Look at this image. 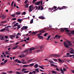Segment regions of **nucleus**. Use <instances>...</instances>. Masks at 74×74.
<instances>
[{
	"instance_id": "1",
	"label": "nucleus",
	"mask_w": 74,
	"mask_h": 74,
	"mask_svg": "<svg viewBox=\"0 0 74 74\" xmlns=\"http://www.w3.org/2000/svg\"><path fill=\"white\" fill-rule=\"evenodd\" d=\"M66 8H68V7L65 6H63L61 7V8H60V7H58V8L57 9H56L55 10H53L54 11H56V10H63V9H66Z\"/></svg>"
},
{
	"instance_id": "2",
	"label": "nucleus",
	"mask_w": 74,
	"mask_h": 74,
	"mask_svg": "<svg viewBox=\"0 0 74 74\" xmlns=\"http://www.w3.org/2000/svg\"><path fill=\"white\" fill-rule=\"evenodd\" d=\"M64 45L66 48H69V45H68V44L66 42H64Z\"/></svg>"
},
{
	"instance_id": "3",
	"label": "nucleus",
	"mask_w": 74,
	"mask_h": 74,
	"mask_svg": "<svg viewBox=\"0 0 74 74\" xmlns=\"http://www.w3.org/2000/svg\"><path fill=\"white\" fill-rule=\"evenodd\" d=\"M71 50L70 51L69 53H71V54H74V49H73L72 48H71Z\"/></svg>"
},
{
	"instance_id": "4",
	"label": "nucleus",
	"mask_w": 74,
	"mask_h": 74,
	"mask_svg": "<svg viewBox=\"0 0 74 74\" xmlns=\"http://www.w3.org/2000/svg\"><path fill=\"white\" fill-rule=\"evenodd\" d=\"M35 49V48L34 47H31L29 49V53H32V51H33V50H34Z\"/></svg>"
},
{
	"instance_id": "5",
	"label": "nucleus",
	"mask_w": 74,
	"mask_h": 74,
	"mask_svg": "<svg viewBox=\"0 0 74 74\" xmlns=\"http://www.w3.org/2000/svg\"><path fill=\"white\" fill-rule=\"evenodd\" d=\"M28 28L26 26H23L21 29V30H25V29H27Z\"/></svg>"
},
{
	"instance_id": "6",
	"label": "nucleus",
	"mask_w": 74,
	"mask_h": 74,
	"mask_svg": "<svg viewBox=\"0 0 74 74\" xmlns=\"http://www.w3.org/2000/svg\"><path fill=\"white\" fill-rule=\"evenodd\" d=\"M67 29H68V28H61L60 29L61 32H64V30H67Z\"/></svg>"
},
{
	"instance_id": "7",
	"label": "nucleus",
	"mask_w": 74,
	"mask_h": 74,
	"mask_svg": "<svg viewBox=\"0 0 74 74\" xmlns=\"http://www.w3.org/2000/svg\"><path fill=\"white\" fill-rule=\"evenodd\" d=\"M61 36H58V35L57 34L56 35V36H55L54 38V39H55L56 38H57V37H58V39H59V38H60Z\"/></svg>"
},
{
	"instance_id": "8",
	"label": "nucleus",
	"mask_w": 74,
	"mask_h": 74,
	"mask_svg": "<svg viewBox=\"0 0 74 74\" xmlns=\"http://www.w3.org/2000/svg\"><path fill=\"white\" fill-rule=\"evenodd\" d=\"M51 66H52L53 67H58V66L56 65H55L52 64H50Z\"/></svg>"
},
{
	"instance_id": "9",
	"label": "nucleus",
	"mask_w": 74,
	"mask_h": 74,
	"mask_svg": "<svg viewBox=\"0 0 74 74\" xmlns=\"http://www.w3.org/2000/svg\"><path fill=\"white\" fill-rule=\"evenodd\" d=\"M67 42H68V43L69 44V46H71V45H72V43H71V42L69 40H68L67 41Z\"/></svg>"
},
{
	"instance_id": "10",
	"label": "nucleus",
	"mask_w": 74,
	"mask_h": 74,
	"mask_svg": "<svg viewBox=\"0 0 74 74\" xmlns=\"http://www.w3.org/2000/svg\"><path fill=\"white\" fill-rule=\"evenodd\" d=\"M2 17V18L3 19H4L5 18V17H6L4 15H1V16H0V18H1Z\"/></svg>"
},
{
	"instance_id": "11",
	"label": "nucleus",
	"mask_w": 74,
	"mask_h": 74,
	"mask_svg": "<svg viewBox=\"0 0 74 74\" xmlns=\"http://www.w3.org/2000/svg\"><path fill=\"white\" fill-rule=\"evenodd\" d=\"M15 37V35H12L10 36V38L11 39H12V40L14 39V38Z\"/></svg>"
},
{
	"instance_id": "12",
	"label": "nucleus",
	"mask_w": 74,
	"mask_h": 74,
	"mask_svg": "<svg viewBox=\"0 0 74 74\" xmlns=\"http://www.w3.org/2000/svg\"><path fill=\"white\" fill-rule=\"evenodd\" d=\"M40 1H39L38 2H36L35 3V5H40Z\"/></svg>"
},
{
	"instance_id": "13",
	"label": "nucleus",
	"mask_w": 74,
	"mask_h": 74,
	"mask_svg": "<svg viewBox=\"0 0 74 74\" xmlns=\"http://www.w3.org/2000/svg\"><path fill=\"white\" fill-rule=\"evenodd\" d=\"M39 33H45V31L43 30H40L39 31Z\"/></svg>"
},
{
	"instance_id": "14",
	"label": "nucleus",
	"mask_w": 74,
	"mask_h": 74,
	"mask_svg": "<svg viewBox=\"0 0 74 74\" xmlns=\"http://www.w3.org/2000/svg\"><path fill=\"white\" fill-rule=\"evenodd\" d=\"M51 56H54V57H59V55H58V54H55V55H53V54H51Z\"/></svg>"
},
{
	"instance_id": "15",
	"label": "nucleus",
	"mask_w": 74,
	"mask_h": 74,
	"mask_svg": "<svg viewBox=\"0 0 74 74\" xmlns=\"http://www.w3.org/2000/svg\"><path fill=\"white\" fill-rule=\"evenodd\" d=\"M42 47L41 46L40 47V50L37 51V52H40V51H42Z\"/></svg>"
},
{
	"instance_id": "16",
	"label": "nucleus",
	"mask_w": 74,
	"mask_h": 74,
	"mask_svg": "<svg viewBox=\"0 0 74 74\" xmlns=\"http://www.w3.org/2000/svg\"><path fill=\"white\" fill-rule=\"evenodd\" d=\"M17 21L21 23L22 22V19L18 18L17 20Z\"/></svg>"
},
{
	"instance_id": "17",
	"label": "nucleus",
	"mask_w": 74,
	"mask_h": 74,
	"mask_svg": "<svg viewBox=\"0 0 74 74\" xmlns=\"http://www.w3.org/2000/svg\"><path fill=\"white\" fill-rule=\"evenodd\" d=\"M18 23H16L13 26H12L13 27H16V26H18Z\"/></svg>"
},
{
	"instance_id": "18",
	"label": "nucleus",
	"mask_w": 74,
	"mask_h": 74,
	"mask_svg": "<svg viewBox=\"0 0 74 74\" xmlns=\"http://www.w3.org/2000/svg\"><path fill=\"white\" fill-rule=\"evenodd\" d=\"M21 12H16V14L17 15H21Z\"/></svg>"
},
{
	"instance_id": "19",
	"label": "nucleus",
	"mask_w": 74,
	"mask_h": 74,
	"mask_svg": "<svg viewBox=\"0 0 74 74\" xmlns=\"http://www.w3.org/2000/svg\"><path fill=\"white\" fill-rule=\"evenodd\" d=\"M25 56L24 54H21L19 56V57H20V58H23L25 57Z\"/></svg>"
},
{
	"instance_id": "20",
	"label": "nucleus",
	"mask_w": 74,
	"mask_h": 74,
	"mask_svg": "<svg viewBox=\"0 0 74 74\" xmlns=\"http://www.w3.org/2000/svg\"><path fill=\"white\" fill-rule=\"evenodd\" d=\"M19 47L18 45H17L15 47H13L12 48V49H17V47Z\"/></svg>"
},
{
	"instance_id": "21",
	"label": "nucleus",
	"mask_w": 74,
	"mask_h": 74,
	"mask_svg": "<svg viewBox=\"0 0 74 74\" xmlns=\"http://www.w3.org/2000/svg\"><path fill=\"white\" fill-rule=\"evenodd\" d=\"M44 66H41L40 65H39V67L42 69H43V70H44Z\"/></svg>"
},
{
	"instance_id": "22",
	"label": "nucleus",
	"mask_w": 74,
	"mask_h": 74,
	"mask_svg": "<svg viewBox=\"0 0 74 74\" xmlns=\"http://www.w3.org/2000/svg\"><path fill=\"white\" fill-rule=\"evenodd\" d=\"M39 19H45L44 17H43V16L39 17Z\"/></svg>"
},
{
	"instance_id": "23",
	"label": "nucleus",
	"mask_w": 74,
	"mask_h": 74,
	"mask_svg": "<svg viewBox=\"0 0 74 74\" xmlns=\"http://www.w3.org/2000/svg\"><path fill=\"white\" fill-rule=\"evenodd\" d=\"M60 71H61L60 72L61 73H64V71H63V69H60Z\"/></svg>"
},
{
	"instance_id": "24",
	"label": "nucleus",
	"mask_w": 74,
	"mask_h": 74,
	"mask_svg": "<svg viewBox=\"0 0 74 74\" xmlns=\"http://www.w3.org/2000/svg\"><path fill=\"white\" fill-rule=\"evenodd\" d=\"M57 7L56 6H54L52 8H51V10H53V9H56L57 8Z\"/></svg>"
},
{
	"instance_id": "25",
	"label": "nucleus",
	"mask_w": 74,
	"mask_h": 74,
	"mask_svg": "<svg viewBox=\"0 0 74 74\" xmlns=\"http://www.w3.org/2000/svg\"><path fill=\"white\" fill-rule=\"evenodd\" d=\"M9 52H10V51H5V54H6V55H8V54H10V53H9Z\"/></svg>"
},
{
	"instance_id": "26",
	"label": "nucleus",
	"mask_w": 74,
	"mask_h": 74,
	"mask_svg": "<svg viewBox=\"0 0 74 74\" xmlns=\"http://www.w3.org/2000/svg\"><path fill=\"white\" fill-rule=\"evenodd\" d=\"M4 36H2L1 39V40H5V39H4Z\"/></svg>"
},
{
	"instance_id": "27",
	"label": "nucleus",
	"mask_w": 74,
	"mask_h": 74,
	"mask_svg": "<svg viewBox=\"0 0 74 74\" xmlns=\"http://www.w3.org/2000/svg\"><path fill=\"white\" fill-rule=\"evenodd\" d=\"M71 34H72L73 36L74 35V30H73L71 32Z\"/></svg>"
},
{
	"instance_id": "28",
	"label": "nucleus",
	"mask_w": 74,
	"mask_h": 74,
	"mask_svg": "<svg viewBox=\"0 0 74 74\" xmlns=\"http://www.w3.org/2000/svg\"><path fill=\"white\" fill-rule=\"evenodd\" d=\"M5 28L3 29H1V30L0 31V32H2L5 31Z\"/></svg>"
},
{
	"instance_id": "29",
	"label": "nucleus",
	"mask_w": 74,
	"mask_h": 74,
	"mask_svg": "<svg viewBox=\"0 0 74 74\" xmlns=\"http://www.w3.org/2000/svg\"><path fill=\"white\" fill-rule=\"evenodd\" d=\"M51 73L54 74H57V73H56V71H51Z\"/></svg>"
},
{
	"instance_id": "30",
	"label": "nucleus",
	"mask_w": 74,
	"mask_h": 74,
	"mask_svg": "<svg viewBox=\"0 0 74 74\" xmlns=\"http://www.w3.org/2000/svg\"><path fill=\"white\" fill-rule=\"evenodd\" d=\"M33 19H34V18H32L31 21H30V24H32V23H33Z\"/></svg>"
},
{
	"instance_id": "31",
	"label": "nucleus",
	"mask_w": 74,
	"mask_h": 74,
	"mask_svg": "<svg viewBox=\"0 0 74 74\" xmlns=\"http://www.w3.org/2000/svg\"><path fill=\"white\" fill-rule=\"evenodd\" d=\"M34 66L35 68H37L38 67V64H36Z\"/></svg>"
},
{
	"instance_id": "32",
	"label": "nucleus",
	"mask_w": 74,
	"mask_h": 74,
	"mask_svg": "<svg viewBox=\"0 0 74 74\" xmlns=\"http://www.w3.org/2000/svg\"><path fill=\"white\" fill-rule=\"evenodd\" d=\"M49 62H50V63H53V64H54V62H53V61H52V60H49Z\"/></svg>"
},
{
	"instance_id": "33",
	"label": "nucleus",
	"mask_w": 74,
	"mask_h": 74,
	"mask_svg": "<svg viewBox=\"0 0 74 74\" xmlns=\"http://www.w3.org/2000/svg\"><path fill=\"white\" fill-rule=\"evenodd\" d=\"M33 60V59H31L29 60H28V62H27V63H29V62H32V61Z\"/></svg>"
},
{
	"instance_id": "34",
	"label": "nucleus",
	"mask_w": 74,
	"mask_h": 74,
	"mask_svg": "<svg viewBox=\"0 0 74 74\" xmlns=\"http://www.w3.org/2000/svg\"><path fill=\"white\" fill-rule=\"evenodd\" d=\"M37 33H38V32H33L32 34H37Z\"/></svg>"
},
{
	"instance_id": "35",
	"label": "nucleus",
	"mask_w": 74,
	"mask_h": 74,
	"mask_svg": "<svg viewBox=\"0 0 74 74\" xmlns=\"http://www.w3.org/2000/svg\"><path fill=\"white\" fill-rule=\"evenodd\" d=\"M67 34H68V35H69V36H72L71 33H70L69 32H67Z\"/></svg>"
},
{
	"instance_id": "36",
	"label": "nucleus",
	"mask_w": 74,
	"mask_h": 74,
	"mask_svg": "<svg viewBox=\"0 0 74 74\" xmlns=\"http://www.w3.org/2000/svg\"><path fill=\"white\" fill-rule=\"evenodd\" d=\"M42 34L41 33H39L38 34H37L36 35V36H38V37H40V36H41V35Z\"/></svg>"
},
{
	"instance_id": "37",
	"label": "nucleus",
	"mask_w": 74,
	"mask_h": 74,
	"mask_svg": "<svg viewBox=\"0 0 74 74\" xmlns=\"http://www.w3.org/2000/svg\"><path fill=\"white\" fill-rule=\"evenodd\" d=\"M38 37V38H39V39H43V37H42V36H40Z\"/></svg>"
},
{
	"instance_id": "38",
	"label": "nucleus",
	"mask_w": 74,
	"mask_h": 74,
	"mask_svg": "<svg viewBox=\"0 0 74 74\" xmlns=\"http://www.w3.org/2000/svg\"><path fill=\"white\" fill-rule=\"evenodd\" d=\"M7 22V21H2L1 22V23H5Z\"/></svg>"
},
{
	"instance_id": "39",
	"label": "nucleus",
	"mask_w": 74,
	"mask_h": 74,
	"mask_svg": "<svg viewBox=\"0 0 74 74\" xmlns=\"http://www.w3.org/2000/svg\"><path fill=\"white\" fill-rule=\"evenodd\" d=\"M29 71H24L23 72V73H29Z\"/></svg>"
},
{
	"instance_id": "40",
	"label": "nucleus",
	"mask_w": 74,
	"mask_h": 74,
	"mask_svg": "<svg viewBox=\"0 0 74 74\" xmlns=\"http://www.w3.org/2000/svg\"><path fill=\"white\" fill-rule=\"evenodd\" d=\"M21 28V26H20V25H18V27L17 28V30H18L19 29H20Z\"/></svg>"
},
{
	"instance_id": "41",
	"label": "nucleus",
	"mask_w": 74,
	"mask_h": 74,
	"mask_svg": "<svg viewBox=\"0 0 74 74\" xmlns=\"http://www.w3.org/2000/svg\"><path fill=\"white\" fill-rule=\"evenodd\" d=\"M27 51H28V50H26L25 51H24L22 52V53H25V52H27Z\"/></svg>"
},
{
	"instance_id": "42",
	"label": "nucleus",
	"mask_w": 74,
	"mask_h": 74,
	"mask_svg": "<svg viewBox=\"0 0 74 74\" xmlns=\"http://www.w3.org/2000/svg\"><path fill=\"white\" fill-rule=\"evenodd\" d=\"M51 37V36L49 35V36L48 37V38H47V40H49V39L50 38V37Z\"/></svg>"
},
{
	"instance_id": "43",
	"label": "nucleus",
	"mask_w": 74,
	"mask_h": 74,
	"mask_svg": "<svg viewBox=\"0 0 74 74\" xmlns=\"http://www.w3.org/2000/svg\"><path fill=\"white\" fill-rule=\"evenodd\" d=\"M29 5V4H27L25 5V6L26 8H28V6Z\"/></svg>"
},
{
	"instance_id": "44",
	"label": "nucleus",
	"mask_w": 74,
	"mask_h": 74,
	"mask_svg": "<svg viewBox=\"0 0 74 74\" xmlns=\"http://www.w3.org/2000/svg\"><path fill=\"white\" fill-rule=\"evenodd\" d=\"M58 60L60 62H63V61L60 58L58 59Z\"/></svg>"
},
{
	"instance_id": "45",
	"label": "nucleus",
	"mask_w": 74,
	"mask_h": 74,
	"mask_svg": "<svg viewBox=\"0 0 74 74\" xmlns=\"http://www.w3.org/2000/svg\"><path fill=\"white\" fill-rule=\"evenodd\" d=\"M35 70L36 71H37V72H38V73H39V70H38V69H35Z\"/></svg>"
},
{
	"instance_id": "46",
	"label": "nucleus",
	"mask_w": 74,
	"mask_h": 74,
	"mask_svg": "<svg viewBox=\"0 0 74 74\" xmlns=\"http://www.w3.org/2000/svg\"><path fill=\"white\" fill-rule=\"evenodd\" d=\"M48 35V33H45L44 34V36L45 37H46L47 36V35Z\"/></svg>"
},
{
	"instance_id": "47",
	"label": "nucleus",
	"mask_w": 74,
	"mask_h": 74,
	"mask_svg": "<svg viewBox=\"0 0 74 74\" xmlns=\"http://www.w3.org/2000/svg\"><path fill=\"white\" fill-rule=\"evenodd\" d=\"M29 66H34V63L30 64L29 65Z\"/></svg>"
},
{
	"instance_id": "48",
	"label": "nucleus",
	"mask_w": 74,
	"mask_h": 74,
	"mask_svg": "<svg viewBox=\"0 0 74 74\" xmlns=\"http://www.w3.org/2000/svg\"><path fill=\"white\" fill-rule=\"evenodd\" d=\"M7 60H6L4 61V64H5V63H7Z\"/></svg>"
},
{
	"instance_id": "49",
	"label": "nucleus",
	"mask_w": 74,
	"mask_h": 74,
	"mask_svg": "<svg viewBox=\"0 0 74 74\" xmlns=\"http://www.w3.org/2000/svg\"><path fill=\"white\" fill-rule=\"evenodd\" d=\"M37 0H33L32 1V3H34L35 2H36V1Z\"/></svg>"
},
{
	"instance_id": "50",
	"label": "nucleus",
	"mask_w": 74,
	"mask_h": 74,
	"mask_svg": "<svg viewBox=\"0 0 74 74\" xmlns=\"http://www.w3.org/2000/svg\"><path fill=\"white\" fill-rule=\"evenodd\" d=\"M26 70L25 69H23L22 70H21L22 71H25Z\"/></svg>"
},
{
	"instance_id": "51",
	"label": "nucleus",
	"mask_w": 74,
	"mask_h": 74,
	"mask_svg": "<svg viewBox=\"0 0 74 74\" xmlns=\"http://www.w3.org/2000/svg\"><path fill=\"white\" fill-rule=\"evenodd\" d=\"M8 41H9V40H4V41L6 42H8Z\"/></svg>"
},
{
	"instance_id": "52",
	"label": "nucleus",
	"mask_w": 74,
	"mask_h": 74,
	"mask_svg": "<svg viewBox=\"0 0 74 74\" xmlns=\"http://www.w3.org/2000/svg\"><path fill=\"white\" fill-rule=\"evenodd\" d=\"M36 71H33L32 72L33 74H36Z\"/></svg>"
},
{
	"instance_id": "53",
	"label": "nucleus",
	"mask_w": 74,
	"mask_h": 74,
	"mask_svg": "<svg viewBox=\"0 0 74 74\" xmlns=\"http://www.w3.org/2000/svg\"><path fill=\"white\" fill-rule=\"evenodd\" d=\"M16 18H13L12 19V20H13V21H15V20H16Z\"/></svg>"
},
{
	"instance_id": "54",
	"label": "nucleus",
	"mask_w": 74,
	"mask_h": 74,
	"mask_svg": "<svg viewBox=\"0 0 74 74\" xmlns=\"http://www.w3.org/2000/svg\"><path fill=\"white\" fill-rule=\"evenodd\" d=\"M27 1H28L27 0H25V4H27Z\"/></svg>"
},
{
	"instance_id": "55",
	"label": "nucleus",
	"mask_w": 74,
	"mask_h": 74,
	"mask_svg": "<svg viewBox=\"0 0 74 74\" xmlns=\"http://www.w3.org/2000/svg\"><path fill=\"white\" fill-rule=\"evenodd\" d=\"M18 60H18L16 59V60H15V62H18Z\"/></svg>"
},
{
	"instance_id": "56",
	"label": "nucleus",
	"mask_w": 74,
	"mask_h": 74,
	"mask_svg": "<svg viewBox=\"0 0 74 74\" xmlns=\"http://www.w3.org/2000/svg\"><path fill=\"white\" fill-rule=\"evenodd\" d=\"M16 73H17V74H21V73L19 72H16Z\"/></svg>"
},
{
	"instance_id": "57",
	"label": "nucleus",
	"mask_w": 74,
	"mask_h": 74,
	"mask_svg": "<svg viewBox=\"0 0 74 74\" xmlns=\"http://www.w3.org/2000/svg\"><path fill=\"white\" fill-rule=\"evenodd\" d=\"M33 11V10H32V9H30L29 10V12H31V11Z\"/></svg>"
},
{
	"instance_id": "58",
	"label": "nucleus",
	"mask_w": 74,
	"mask_h": 74,
	"mask_svg": "<svg viewBox=\"0 0 74 74\" xmlns=\"http://www.w3.org/2000/svg\"><path fill=\"white\" fill-rule=\"evenodd\" d=\"M32 5H31L29 6V9H32Z\"/></svg>"
},
{
	"instance_id": "59",
	"label": "nucleus",
	"mask_w": 74,
	"mask_h": 74,
	"mask_svg": "<svg viewBox=\"0 0 74 74\" xmlns=\"http://www.w3.org/2000/svg\"><path fill=\"white\" fill-rule=\"evenodd\" d=\"M26 40H27V41H28L29 40V37H28L26 39Z\"/></svg>"
},
{
	"instance_id": "60",
	"label": "nucleus",
	"mask_w": 74,
	"mask_h": 74,
	"mask_svg": "<svg viewBox=\"0 0 74 74\" xmlns=\"http://www.w3.org/2000/svg\"><path fill=\"white\" fill-rule=\"evenodd\" d=\"M12 17H13L14 18H15V16L14 14H12Z\"/></svg>"
},
{
	"instance_id": "61",
	"label": "nucleus",
	"mask_w": 74,
	"mask_h": 74,
	"mask_svg": "<svg viewBox=\"0 0 74 74\" xmlns=\"http://www.w3.org/2000/svg\"><path fill=\"white\" fill-rule=\"evenodd\" d=\"M41 7V6H40L38 7V10H40V8H41V7Z\"/></svg>"
},
{
	"instance_id": "62",
	"label": "nucleus",
	"mask_w": 74,
	"mask_h": 74,
	"mask_svg": "<svg viewBox=\"0 0 74 74\" xmlns=\"http://www.w3.org/2000/svg\"><path fill=\"white\" fill-rule=\"evenodd\" d=\"M39 71H41V72H44V71L42 70H41V69H40Z\"/></svg>"
},
{
	"instance_id": "63",
	"label": "nucleus",
	"mask_w": 74,
	"mask_h": 74,
	"mask_svg": "<svg viewBox=\"0 0 74 74\" xmlns=\"http://www.w3.org/2000/svg\"><path fill=\"white\" fill-rule=\"evenodd\" d=\"M63 70L64 71H66V69L65 68H63Z\"/></svg>"
},
{
	"instance_id": "64",
	"label": "nucleus",
	"mask_w": 74,
	"mask_h": 74,
	"mask_svg": "<svg viewBox=\"0 0 74 74\" xmlns=\"http://www.w3.org/2000/svg\"><path fill=\"white\" fill-rule=\"evenodd\" d=\"M43 9V7L42 6H41V10H42Z\"/></svg>"
}]
</instances>
